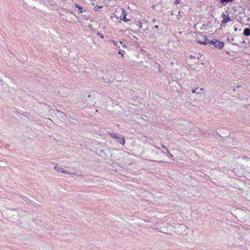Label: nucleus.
Returning <instances> with one entry per match:
<instances>
[{
    "label": "nucleus",
    "instance_id": "11",
    "mask_svg": "<svg viewBox=\"0 0 250 250\" xmlns=\"http://www.w3.org/2000/svg\"><path fill=\"white\" fill-rule=\"evenodd\" d=\"M113 42L114 45L117 46L118 47H119V44H123V42H118L113 41Z\"/></svg>",
    "mask_w": 250,
    "mask_h": 250
},
{
    "label": "nucleus",
    "instance_id": "21",
    "mask_svg": "<svg viewBox=\"0 0 250 250\" xmlns=\"http://www.w3.org/2000/svg\"><path fill=\"white\" fill-rule=\"evenodd\" d=\"M237 28L236 27H235L234 28V31H237Z\"/></svg>",
    "mask_w": 250,
    "mask_h": 250
},
{
    "label": "nucleus",
    "instance_id": "22",
    "mask_svg": "<svg viewBox=\"0 0 250 250\" xmlns=\"http://www.w3.org/2000/svg\"><path fill=\"white\" fill-rule=\"evenodd\" d=\"M204 90V89L203 88H201L200 89V91H203Z\"/></svg>",
    "mask_w": 250,
    "mask_h": 250
},
{
    "label": "nucleus",
    "instance_id": "5",
    "mask_svg": "<svg viewBox=\"0 0 250 250\" xmlns=\"http://www.w3.org/2000/svg\"><path fill=\"white\" fill-rule=\"evenodd\" d=\"M126 13L123 11V12H122V14H121V20H123L124 21H129V20H127L126 18Z\"/></svg>",
    "mask_w": 250,
    "mask_h": 250
},
{
    "label": "nucleus",
    "instance_id": "6",
    "mask_svg": "<svg viewBox=\"0 0 250 250\" xmlns=\"http://www.w3.org/2000/svg\"><path fill=\"white\" fill-rule=\"evenodd\" d=\"M244 35L247 37L250 36V29L249 28H245L244 30Z\"/></svg>",
    "mask_w": 250,
    "mask_h": 250
},
{
    "label": "nucleus",
    "instance_id": "4",
    "mask_svg": "<svg viewBox=\"0 0 250 250\" xmlns=\"http://www.w3.org/2000/svg\"><path fill=\"white\" fill-rule=\"evenodd\" d=\"M222 18H223V19L221 21L222 23H226L229 21H230L231 20L230 17L228 15H226L224 13H223L222 15Z\"/></svg>",
    "mask_w": 250,
    "mask_h": 250
},
{
    "label": "nucleus",
    "instance_id": "23",
    "mask_svg": "<svg viewBox=\"0 0 250 250\" xmlns=\"http://www.w3.org/2000/svg\"><path fill=\"white\" fill-rule=\"evenodd\" d=\"M169 154L170 156H171V157H173V155H172V154H171L170 153V154Z\"/></svg>",
    "mask_w": 250,
    "mask_h": 250
},
{
    "label": "nucleus",
    "instance_id": "20",
    "mask_svg": "<svg viewBox=\"0 0 250 250\" xmlns=\"http://www.w3.org/2000/svg\"><path fill=\"white\" fill-rule=\"evenodd\" d=\"M156 20H155V19H154L152 20V22H156Z\"/></svg>",
    "mask_w": 250,
    "mask_h": 250
},
{
    "label": "nucleus",
    "instance_id": "1",
    "mask_svg": "<svg viewBox=\"0 0 250 250\" xmlns=\"http://www.w3.org/2000/svg\"><path fill=\"white\" fill-rule=\"evenodd\" d=\"M205 41H207L208 43L210 45L213 46L214 47L219 48L222 49L224 46V43L222 42L215 40L214 41H210L205 38Z\"/></svg>",
    "mask_w": 250,
    "mask_h": 250
},
{
    "label": "nucleus",
    "instance_id": "24",
    "mask_svg": "<svg viewBox=\"0 0 250 250\" xmlns=\"http://www.w3.org/2000/svg\"><path fill=\"white\" fill-rule=\"evenodd\" d=\"M102 38H104V37L103 36H101Z\"/></svg>",
    "mask_w": 250,
    "mask_h": 250
},
{
    "label": "nucleus",
    "instance_id": "2",
    "mask_svg": "<svg viewBox=\"0 0 250 250\" xmlns=\"http://www.w3.org/2000/svg\"><path fill=\"white\" fill-rule=\"evenodd\" d=\"M187 227L184 224H180L177 226V230L180 234H184L187 232Z\"/></svg>",
    "mask_w": 250,
    "mask_h": 250
},
{
    "label": "nucleus",
    "instance_id": "18",
    "mask_svg": "<svg viewBox=\"0 0 250 250\" xmlns=\"http://www.w3.org/2000/svg\"><path fill=\"white\" fill-rule=\"evenodd\" d=\"M119 53L120 54H121V55H122V57H124V54H122L120 51H119Z\"/></svg>",
    "mask_w": 250,
    "mask_h": 250
},
{
    "label": "nucleus",
    "instance_id": "9",
    "mask_svg": "<svg viewBox=\"0 0 250 250\" xmlns=\"http://www.w3.org/2000/svg\"><path fill=\"white\" fill-rule=\"evenodd\" d=\"M121 139H118V141L120 142L122 145H124L125 144V139L122 136Z\"/></svg>",
    "mask_w": 250,
    "mask_h": 250
},
{
    "label": "nucleus",
    "instance_id": "19",
    "mask_svg": "<svg viewBox=\"0 0 250 250\" xmlns=\"http://www.w3.org/2000/svg\"><path fill=\"white\" fill-rule=\"evenodd\" d=\"M154 28H156V29H158L159 28V26H158V25H155L154 26Z\"/></svg>",
    "mask_w": 250,
    "mask_h": 250
},
{
    "label": "nucleus",
    "instance_id": "3",
    "mask_svg": "<svg viewBox=\"0 0 250 250\" xmlns=\"http://www.w3.org/2000/svg\"><path fill=\"white\" fill-rule=\"evenodd\" d=\"M54 169L57 171L58 172H60V173H64V174H71L70 172H68V171L67 170H64L62 167H58V166H55L54 167Z\"/></svg>",
    "mask_w": 250,
    "mask_h": 250
},
{
    "label": "nucleus",
    "instance_id": "12",
    "mask_svg": "<svg viewBox=\"0 0 250 250\" xmlns=\"http://www.w3.org/2000/svg\"><path fill=\"white\" fill-rule=\"evenodd\" d=\"M162 147L163 148H164V149H165V150H166V151H167V153H168V154H170V151H169V149H168L167 148V147H166V146H164V145H162Z\"/></svg>",
    "mask_w": 250,
    "mask_h": 250
},
{
    "label": "nucleus",
    "instance_id": "8",
    "mask_svg": "<svg viewBox=\"0 0 250 250\" xmlns=\"http://www.w3.org/2000/svg\"><path fill=\"white\" fill-rule=\"evenodd\" d=\"M75 6L78 9L80 13H83V7L82 6H80L79 5H78L76 3L75 4Z\"/></svg>",
    "mask_w": 250,
    "mask_h": 250
},
{
    "label": "nucleus",
    "instance_id": "15",
    "mask_svg": "<svg viewBox=\"0 0 250 250\" xmlns=\"http://www.w3.org/2000/svg\"><path fill=\"white\" fill-rule=\"evenodd\" d=\"M241 87V86L240 85H237L236 87L234 86V87H233V91H235V90H236V88H238Z\"/></svg>",
    "mask_w": 250,
    "mask_h": 250
},
{
    "label": "nucleus",
    "instance_id": "14",
    "mask_svg": "<svg viewBox=\"0 0 250 250\" xmlns=\"http://www.w3.org/2000/svg\"><path fill=\"white\" fill-rule=\"evenodd\" d=\"M103 5H101V6H96L95 7H94V10L95 11H98L99 10V9L100 8H103Z\"/></svg>",
    "mask_w": 250,
    "mask_h": 250
},
{
    "label": "nucleus",
    "instance_id": "10",
    "mask_svg": "<svg viewBox=\"0 0 250 250\" xmlns=\"http://www.w3.org/2000/svg\"><path fill=\"white\" fill-rule=\"evenodd\" d=\"M205 37H203V38L204 39V40H205ZM197 42L201 44H203V45H206L207 44L208 42L206 41H197Z\"/></svg>",
    "mask_w": 250,
    "mask_h": 250
},
{
    "label": "nucleus",
    "instance_id": "17",
    "mask_svg": "<svg viewBox=\"0 0 250 250\" xmlns=\"http://www.w3.org/2000/svg\"><path fill=\"white\" fill-rule=\"evenodd\" d=\"M196 92V89H192V93H195Z\"/></svg>",
    "mask_w": 250,
    "mask_h": 250
},
{
    "label": "nucleus",
    "instance_id": "7",
    "mask_svg": "<svg viewBox=\"0 0 250 250\" xmlns=\"http://www.w3.org/2000/svg\"><path fill=\"white\" fill-rule=\"evenodd\" d=\"M110 135L112 138H114V139H121L120 136H118L115 133H111V134H110Z\"/></svg>",
    "mask_w": 250,
    "mask_h": 250
},
{
    "label": "nucleus",
    "instance_id": "13",
    "mask_svg": "<svg viewBox=\"0 0 250 250\" xmlns=\"http://www.w3.org/2000/svg\"><path fill=\"white\" fill-rule=\"evenodd\" d=\"M220 0L222 3H224L225 2H228L229 1L231 2V1H232L233 0Z\"/></svg>",
    "mask_w": 250,
    "mask_h": 250
},
{
    "label": "nucleus",
    "instance_id": "16",
    "mask_svg": "<svg viewBox=\"0 0 250 250\" xmlns=\"http://www.w3.org/2000/svg\"><path fill=\"white\" fill-rule=\"evenodd\" d=\"M142 23L141 22H140L139 23V28H142Z\"/></svg>",
    "mask_w": 250,
    "mask_h": 250
}]
</instances>
